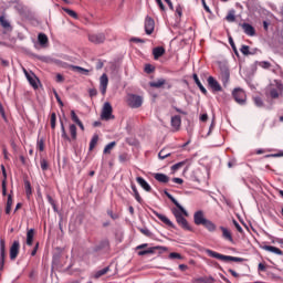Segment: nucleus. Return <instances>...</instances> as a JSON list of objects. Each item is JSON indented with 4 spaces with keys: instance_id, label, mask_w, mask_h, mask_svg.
<instances>
[{
    "instance_id": "f257e3e1",
    "label": "nucleus",
    "mask_w": 283,
    "mask_h": 283,
    "mask_svg": "<svg viewBox=\"0 0 283 283\" xmlns=\"http://www.w3.org/2000/svg\"><path fill=\"white\" fill-rule=\"evenodd\" d=\"M206 253L210 258H216V260H222L223 262H244V259H242V258L223 255L213 250H206Z\"/></svg>"
},
{
    "instance_id": "f03ea898",
    "label": "nucleus",
    "mask_w": 283,
    "mask_h": 283,
    "mask_svg": "<svg viewBox=\"0 0 283 283\" xmlns=\"http://www.w3.org/2000/svg\"><path fill=\"white\" fill-rule=\"evenodd\" d=\"M126 103L128 107H132L133 109H138V107H142L143 105V97L140 95L128 94Z\"/></svg>"
},
{
    "instance_id": "7ed1b4c3",
    "label": "nucleus",
    "mask_w": 283,
    "mask_h": 283,
    "mask_svg": "<svg viewBox=\"0 0 283 283\" xmlns=\"http://www.w3.org/2000/svg\"><path fill=\"white\" fill-rule=\"evenodd\" d=\"M176 221L178 222V224L180 227H182V229H186V231H191V226H189V222L187 221V219H185V217H182V214L185 216V213L180 210H174L172 211Z\"/></svg>"
},
{
    "instance_id": "20e7f679",
    "label": "nucleus",
    "mask_w": 283,
    "mask_h": 283,
    "mask_svg": "<svg viewBox=\"0 0 283 283\" xmlns=\"http://www.w3.org/2000/svg\"><path fill=\"white\" fill-rule=\"evenodd\" d=\"M114 109L112 108V104L109 102H105L101 113L102 120H112L114 119V115L112 114Z\"/></svg>"
},
{
    "instance_id": "39448f33",
    "label": "nucleus",
    "mask_w": 283,
    "mask_h": 283,
    "mask_svg": "<svg viewBox=\"0 0 283 283\" xmlns=\"http://www.w3.org/2000/svg\"><path fill=\"white\" fill-rule=\"evenodd\" d=\"M232 96L234 101L239 103V105H244V103L247 102V94L242 88H234L232 92Z\"/></svg>"
},
{
    "instance_id": "423d86ee",
    "label": "nucleus",
    "mask_w": 283,
    "mask_h": 283,
    "mask_svg": "<svg viewBox=\"0 0 283 283\" xmlns=\"http://www.w3.org/2000/svg\"><path fill=\"white\" fill-rule=\"evenodd\" d=\"M88 41L91 43H94L95 45H98L101 43H105V33H94L88 35Z\"/></svg>"
},
{
    "instance_id": "0eeeda50",
    "label": "nucleus",
    "mask_w": 283,
    "mask_h": 283,
    "mask_svg": "<svg viewBox=\"0 0 283 283\" xmlns=\"http://www.w3.org/2000/svg\"><path fill=\"white\" fill-rule=\"evenodd\" d=\"M107 85H109V77H107V74L104 73L99 77V90H101L103 96H105V94H107Z\"/></svg>"
},
{
    "instance_id": "6e6552de",
    "label": "nucleus",
    "mask_w": 283,
    "mask_h": 283,
    "mask_svg": "<svg viewBox=\"0 0 283 283\" xmlns=\"http://www.w3.org/2000/svg\"><path fill=\"white\" fill-rule=\"evenodd\" d=\"M156 25V22L154 21V19L149 15L146 17L145 19V32L146 34H154V28Z\"/></svg>"
},
{
    "instance_id": "1a4fd4ad",
    "label": "nucleus",
    "mask_w": 283,
    "mask_h": 283,
    "mask_svg": "<svg viewBox=\"0 0 283 283\" xmlns=\"http://www.w3.org/2000/svg\"><path fill=\"white\" fill-rule=\"evenodd\" d=\"M24 74L30 83V85H32V87L34 90H39V78L36 77V75H34V73H28V71L24 70Z\"/></svg>"
},
{
    "instance_id": "9d476101",
    "label": "nucleus",
    "mask_w": 283,
    "mask_h": 283,
    "mask_svg": "<svg viewBox=\"0 0 283 283\" xmlns=\"http://www.w3.org/2000/svg\"><path fill=\"white\" fill-rule=\"evenodd\" d=\"M195 224L200 226L207 222V218H205V212L199 210L193 214Z\"/></svg>"
},
{
    "instance_id": "9b49d317",
    "label": "nucleus",
    "mask_w": 283,
    "mask_h": 283,
    "mask_svg": "<svg viewBox=\"0 0 283 283\" xmlns=\"http://www.w3.org/2000/svg\"><path fill=\"white\" fill-rule=\"evenodd\" d=\"M208 85L213 92H222V86H220V83L213 76L208 77Z\"/></svg>"
},
{
    "instance_id": "f8f14e48",
    "label": "nucleus",
    "mask_w": 283,
    "mask_h": 283,
    "mask_svg": "<svg viewBox=\"0 0 283 283\" xmlns=\"http://www.w3.org/2000/svg\"><path fill=\"white\" fill-rule=\"evenodd\" d=\"M19 241H14L10 248V260H17L19 255Z\"/></svg>"
},
{
    "instance_id": "ddd939ff",
    "label": "nucleus",
    "mask_w": 283,
    "mask_h": 283,
    "mask_svg": "<svg viewBox=\"0 0 283 283\" xmlns=\"http://www.w3.org/2000/svg\"><path fill=\"white\" fill-rule=\"evenodd\" d=\"M0 264L1 269H3V264L6 263V240H0Z\"/></svg>"
},
{
    "instance_id": "4468645a",
    "label": "nucleus",
    "mask_w": 283,
    "mask_h": 283,
    "mask_svg": "<svg viewBox=\"0 0 283 283\" xmlns=\"http://www.w3.org/2000/svg\"><path fill=\"white\" fill-rule=\"evenodd\" d=\"M165 195L167 196V198H169V200H171V202H174V205L177 207V209L179 211H181L184 213V216H189V212H187V210H185L179 203L178 200H176V198H174V196H171L169 192H165Z\"/></svg>"
},
{
    "instance_id": "2eb2a0df",
    "label": "nucleus",
    "mask_w": 283,
    "mask_h": 283,
    "mask_svg": "<svg viewBox=\"0 0 283 283\" xmlns=\"http://www.w3.org/2000/svg\"><path fill=\"white\" fill-rule=\"evenodd\" d=\"M230 76H231V73L229 72V69L222 67L220 78H221L223 85H227V83H229Z\"/></svg>"
},
{
    "instance_id": "dca6fc26",
    "label": "nucleus",
    "mask_w": 283,
    "mask_h": 283,
    "mask_svg": "<svg viewBox=\"0 0 283 283\" xmlns=\"http://www.w3.org/2000/svg\"><path fill=\"white\" fill-rule=\"evenodd\" d=\"M159 249H161L163 251H167V248H164V247H153V248H149L147 250L139 251L138 255H149L151 253H155Z\"/></svg>"
},
{
    "instance_id": "f3484780",
    "label": "nucleus",
    "mask_w": 283,
    "mask_h": 283,
    "mask_svg": "<svg viewBox=\"0 0 283 283\" xmlns=\"http://www.w3.org/2000/svg\"><path fill=\"white\" fill-rule=\"evenodd\" d=\"M241 28L248 34V36H255V29L253 28V25L249 23H243Z\"/></svg>"
},
{
    "instance_id": "a211bd4d",
    "label": "nucleus",
    "mask_w": 283,
    "mask_h": 283,
    "mask_svg": "<svg viewBox=\"0 0 283 283\" xmlns=\"http://www.w3.org/2000/svg\"><path fill=\"white\" fill-rule=\"evenodd\" d=\"M221 231H222V238L224 240H228V242H232L233 243V234L231 233V231L224 227H220Z\"/></svg>"
},
{
    "instance_id": "6ab92c4d",
    "label": "nucleus",
    "mask_w": 283,
    "mask_h": 283,
    "mask_svg": "<svg viewBox=\"0 0 283 283\" xmlns=\"http://www.w3.org/2000/svg\"><path fill=\"white\" fill-rule=\"evenodd\" d=\"M180 125H182V119L180 118V116L176 115L171 117V126L174 127V129H176V132L180 129Z\"/></svg>"
},
{
    "instance_id": "aec40b11",
    "label": "nucleus",
    "mask_w": 283,
    "mask_h": 283,
    "mask_svg": "<svg viewBox=\"0 0 283 283\" xmlns=\"http://www.w3.org/2000/svg\"><path fill=\"white\" fill-rule=\"evenodd\" d=\"M38 41H39L41 48H48L49 40H48V35H45V33H40L38 35Z\"/></svg>"
},
{
    "instance_id": "412c9836",
    "label": "nucleus",
    "mask_w": 283,
    "mask_h": 283,
    "mask_svg": "<svg viewBox=\"0 0 283 283\" xmlns=\"http://www.w3.org/2000/svg\"><path fill=\"white\" fill-rule=\"evenodd\" d=\"M154 178H155V180H157L158 182H164V184L169 182V177H168L167 175H165V174H160V172L155 174V175H154Z\"/></svg>"
},
{
    "instance_id": "4be33fe9",
    "label": "nucleus",
    "mask_w": 283,
    "mask_h": 283,
    "mask_svg": "<svg viewBox=\"0 0 283 283\" xmlns=\"http://www.w3.org/2000/svg\"><path fill=\"white\" fill-rule=\"evenodd\" d=\"M153 54H154L155 60L160 59V56H163V54H165V48H163V46L155 48L153 50Z\"/></svg>"
},
{
    "instance_id": "5701e85b",
    "label": "nucleus",
    "mask_w": 283,
    "mask_h": 283,
    "mask_svg": "<svg viewBox=\"0 0 283 283\" xmlns=\"http://www.w3.org/2000/svg\"><path fill=\"white\" fill-rule=\"evenodd\" d=\"M137 182L138 185H140V187L145 190V191H151V186H149V184H147L143 177H137Z\"/></svg>"
},
{
    "instance_id": "b1692460",
    "label": "nucleus",
    "mask_w": 283,
    "mask_h": 283,
    "mask_svg": "<svg viewBox=\"0 0 283 283\" xmlns=\"http://www.w3.org/2000/svg\"><path fill=\"white\" fill-rule=\"evenodd\" d=\"M263 249H264L265 251H270V253H275L276 255H283L282 250H280V249L276 248V247H273V245H265Z\"/></svg>"
},
{
    "instance_id": "393cba45",
    "label": "nucleus",
    "mask_w": 283,
    "mask_h": 283,
    "mask_svg": "<svg viewBox=\"0 0 283 283\" xmlns=\"http://www.w3.org/2000/svg\"><path fill=\"white\" fill-rule=\"evenodd\" d=\"M32 242H34V229H30L27 232V244H28V247H32Z\"/></svg>"
},
{
    "instance_id": "a878e982",
    "label": "nucleus",
    "mask_w": 283,
    "mask_h": 283,
    "mask_svg": "<svg viewBox=\"0 0 283 283\" xmlns=\"http://www.w3.org/2000/svg\"><path fill=\"white\" fill-rule=\"evenodd\" d=\"M192 78H193L196 85L199 87L200 92H202V94H207V88H205V86L202 85V83L198 78V74H193Z\"/></svg>"
},
{
    "instance_id": "bb28decb",
    "label": "nucleus",
    "mask_w": 283,
    "mask_h": 283,
    "mask_svg": "<svg viewBox=\"0 0 283 283\" xmlns=\"http://www.w3.org/2000/svg\"><path fill=\"white\" fill-rule=\"evenodd\" d=\"M155 216H157V218H159L161 220V222H164V224H167L168 227H174V223L165 214L155 212Z\"/></svg>"
},
{
    "instance_id": "cd10ccee",
    "label": "nucleus",
    "mask_w": 283,
    "mask_h": 283,
    "mask_svg": "<svg viewBox=\"0 0 283 283\" xmlns=\"http://www.w3.org/2000/svg\"><path fill=\"white\" fill-rule=\"evenodd\" d=\"M195 282H197V283H214L216 280L212 276H205V277L196 279Z\"/></svg>"
},
{
    "instance_id": "c85d7f7f",
    "label": "nucleus",
    "mask_w": 283,
    "mask_h": 283,
    "mask_svg": "<svg viewBox=\"0 0 283 283\" xmlns=\"http://www.w3.org/2000/svg\"><path fill=\"white\" fill-rule=\"evenodd\" d=\"M108 272H109V266H106V268H104V269L97 271V272L93 275V277H94L95 280H98V277H103V275H105V274L108 273Z\"/></svg>"
},
{
    "instance_id": "c756f323",
    "label": "nucleus",
    "mask_w": 283,
    "mask_h": 283,
    "mask_svg": "<svg viewBox=\"0 0 283 283\" xmlns=\"http://www.w3.org/2000/svg\"><path fill=\"white\" fill-rule=\"evenodd\" d=\"M206 229H208V231H211V232H213V231H216V226H214V223L211 221V220H206V222L202 224Z\"/></svg>"
},
{
    "instance_id": "7c9ffc66",
    "label": "nucleus",
    "mask_w": 283,
    "mask_h": 283,
    "mask_svg": "<svg viewBox=\"0 0 283 283\" xmlns=\"http://www.w3.org/2000/svg\"><path fill=\"white\" fill-rule=\"evenodd\" d=\"M169 156H171V153H169L167 149H161L158 154V158H160V160H165V158H169Z\"/></svg>"
},
{
    "instance_id": "2f4dec72",
    "label": "nucleus",
    "mask_w": 283,
    "mask_h": 283,
    "mask_svg": "<svg viewBox=\"0 0 283 283\" xmlns=\"http://www.w3.org/2000/svg\"><path fill=\"white\" fill-rule=\"evenodd\" d=\"M72 70H74L75 72H78V74H84L85 76L90 74V70L83 69L81 66H72Z\"/></svg>"
},
{
    "instance_id": "473e14b6",
    "label": "nucleus",
    "mask_w": 283,
    "mask_h": 283,
    "mask_svg": "<svg viewBox=\"0 0 283 283\" xmlns=\"http://www.w3.org/2000/svg\"><path fill=\"white\" fill-rule=\"evenodd\" d=\"M165 83H167V81H165L164 78H160L156 82H151L150 83V87H163V85H165Z\"/></svg>"
},
{
    "instance_id": "72a5a7b5",
    "label": "nucleus",
    "mask_w": 283,
    "mask_h": 283,
    "mask_svg": "<svg viewBox=\"0 0 283 283\" xmlns=\"http://www.w3.org/2000/svg\"><path fill=\"white\" fill-rule=\"evenodd\" d=\"M226 19L229 21V23H233V21H235V10L229 11Z\"/></svg>"
},
{
    "instance_id": "f704fd0d",
    "label": "nucleus",
    "mask_w": 283,
    "mask_h": 283,
    "mask_svg": "<svg viewBox=\"0 0 283 283\" xmlns=\"http://www.w3.org/2000/svg\"><path fill=\"white\" fill-rule=\"evenodd\" d=\"M24 187H25V193L28 196V198H30V196H32V186L30 185V181H24Z\"/></svg>"
},
{
    "instance_id": "c9c22d12",
    "label": "nucleus",
    "mask_w": 283,
    "mask_h": 283,
    "mask_svg": "<svg viewBox=\"0 0 283 283\" xmlns=\"http://www.w3.org/2000/svg\"><path fill=\"white\" fill-rule=\"evenodd\" d=\"M98 143V135H94L91 143H90V151L96 147V144Z\"/></svg>"
},
{
    "instance_id": "e433bc0d",
    "label": "nucleus",
    "mask_w": 283,
    "mask_h": 283,
    "mask_svg": "<svg viewBox=\"0 0 283 283\" xmlns=\"http://www.w3.org/2000/svg\"><path fill=\"white\" fill-rule=\"evenodd\" d=\"M114 147H116V142L109 143L108 145L105 146L104 154H109V151H112V149H114Z\"/></svg>"
},
{
    "instance_id": "4c0bfd02",
    "label": "nucleus",
    "mask_w": 283,
    "mask_h": 283,
    "mask_svg": "<svg viewBox=\"0 0 283 283\" xmlns=\"http://www.w3.org/2000/svg\"><path fill=\"white\" fill-rule=\"evenodd\" d=\"M64 12H66V14H69V17H72L73 19H78V14L75 13L74 10L67 9V8H63Z\"/></svg>"
},
{
    "instance_id": "58836bf2",
    "label": "nucleus",
    "mask_w": 283,
    "mask_h": 283,
    "mask_svg": "<svg viewBox=\"0 0 283 283\" xmlns=\"http://www.w3.org/2000/svg\"><path fill=\"white\" fill-rule=\"evenodd\" d=\"M69 129L73 140H76V125L71 124Z\"/></svg>"
},
{
    "instance_id": "ea45409f",
    "label": "nucleus",
    "mask_w": 283,
    "mask_h": 283,
    "mask_svg": "<svg viewBox=\"0 0 283 283\" xmlns=\"http://www.w3.org/2000/svg\"><path fill=\"white\" fill-rule=\"evenodd\" d=\"M132 189L134 191V196H135L137 202H143V198H140V193H138V189H136V186H132Z\"/></svg>"
},
{
    "instance_id": "a19ab883",
    "label": "nucleus",
    "mask_w": 283,
    "mask_h": 283,
    "mask_svg": "<svg viewBox=\"0 0 283 283\" xmlns=\"http://www.w3.org/2000/svg\"><path fill=\"white\" fill-rule=\"evenodd\" d=\"M0 23H1L2 28H10V22L6 19L4 15L0 17Z\"/></svg>"
},
{
    "instance_id": "79ce46f5",
    "label": "nucleus",
    "mask_w": 283,
    "mask_h": 283,
    "mask_svg": "<svg viewBox=\"0 0 283 283\" xmlns=\"http://www.w3.org/2000/svg\"><path fill=\"white\" fill-rule=\"evenodd\" d=\"M51 128L56 129V113L51 114Z\"/></svg>"
},
{
    "instance_id": "37998d69",
    "label": "nucleus",
    "mask_w": 283,
    "mask_h": 283,
    "mask_svg": "<svg viewBox=\"0 0 283 283\" xmlns=\"http://www.w3.org/2000/svg\"><path fill=\"white\" fill-rule=\"evenodd\" d=\"M185 165H186V161H180L178 164H175V165L171 166V170L172 171H178V169H180V167H185Z\"/></svg>"
},
{
    "instance_id": "c03bdc74",
    "label": "nucleus",
    "mask_w": 283,
    "mask_h": 283,
    "mask_svg": "<svg viewBox=\"0 0 283 283\" xmlns=\"http://www.w3.org/2000/svg\"><path fill=\"white\" fill-rule=\"evenodd\" d=\"M169 258H170V260H182V255H180V253H178V252H171L169 254Z\"/></svg>"
},
{
    "instance_id": "a18cd8bd",
    "label": "nucleus",
    "mask_w": 283,
    "mask_h": 283,
    "mask_svg": "<svg viewBox=\"0 0 283 283\" xmlns=\"http://www.w3.org/2000/svg\"><path fill=\"white\" fill-rule=\"evenodd\" d=\"M40 165L43 171H48V167H49L48 160L41 159Z\"/></svg>"
},
{
    "instance_id": "49530a36",
    "label": "nucleus",
    "mask_w": 283,
    "mask_h": 283,
    "mask_svg": "<svg viewBox=\"0 0 283 283\" xmlns=\"http://www.w3.org/2000/svg\"><path fill=\"white\" fill-rule=\"evenodd\" d=\"M61 129H62V138H64V140H70V136H67V133L65 132V126L63 125V123L61 124Z\"/></svg>"
},
{
    "instance_id": "de8ad7c7",
    "label": "nucleus",
    "mask_w": 283,
    "mask_h": 283,
    "mask_svg": "<svg viewBox=\"0 0 283 283\" xmlns=\"http://www.w3.org/2000/svg\"><path fill=\"white\" fill-rule=\"evenodd\" d=\"M71 117H72V120L73 123H80L81 119H78V116L76 115V113L74 111H71Z\"/></svg>"
},
{
    "instance_id": "09e8293b",
    "label": "nucleus",
    "mask_w": 283,
    "mask_h": 283,
    "mask_svg": "<svg viewBox=\"0 0 283 283\" xmlns=\"http://www.w3.org/2000/svg\"><path fill=\"white\" fill-rule=\"evenodd\" d=\"M241 52L244 54V56H249L251 52H249V45H242Z\"/></svg>"
},
{
    "instance_id": "8fccbe9b",
    "label": "nucleus",
    "mask_w": 283,
    "mask_h": 283,
    "mask_svg": "<svg viewBox=\"0 0 283 283\" xmlns=\"http://www.w3.org/2000/svg\"><path fill=\"white\" fill-rule=\"evenodd\" d=\"M109 247V241L104 240L101 242V244L97 247V249H107Z\"/></svg>"
},
{
    "instance_id": "3c124183",
    "label": "nucleus",
    "mask_w": 283,
    "mask_h": 283,
    "mask_svg": "<svg viewBox=\"0 0 283 283\" xmlns=\"http://www.w3.org/2000/svg\"><path fill=\"white\" fill-rule=\"evenodd\" d=\"M229 43H230L233 52H235V54H238V49L235 48V42H233V38L229 36Z\"/></svg>"
},
{
    "instance_id": "603ef678",
    "label": "nucleus",
    "mask_w": 283,
    "mask_h": 283,
    "mask_svg": "<svg viewBox=\"0 0 283 283\" xmlns=\"http://www.w3.org/2000/svg\"><path fill=\"white\" fill-rule=\"evenodd\" d=\"M0 114L3 118V120H8V117H6V109H3V104L0 103Z\"/></svg>"
},
{
    "instance_id": "864d4df0",
    "label": "nucleus",
    "mask_w": 283,
    "mask_h": 283,
    "mask_svg": "<svg viewBox=\"0 0 283 283\" xmlns=\"http://www.w3.org/2000/svg\"><path fill=\"white\" fill-rule=\"evenodd\" d=\"M140 233L147 235V238H151V232L148 229H139Z\"/></svg>"
},
{
    "instance_id": "5fc2aeb1",
    "label": "nucleus",
    "mask_w": 283,
    "mask_h": 283,
    "mask_svg": "<svg viewBox=\"0 0 283 283\" xmlns=\"http://www.w3.org/2000/svg\"><path fill=\"white\" fill-rule=\"evenodd\" d=\"M54 96H55L60 107H63V101H61V96H59V93H56V91H54Z\"/></svg>"
},
{
    "instance_id": "6e6d98bb",
    "label": "nucleus",
    "mask_w": 283,
    "mask_h": 283,
    "mask_svg": "<svg viewBox=\"0 0 283 283\" xmlns=\"http://www.w3.org/2000/svg\"><path fill=\"white\" fill-rule=\"evenodd\" d=\"M132 43H145V40L140 39V38H132L130 39Z\"/></svg>"
},
{
    "instance_id": "4d7b16f0",
    "label": "nucleus",
    "mask_w": 283,
    "mask_h": 283,
    "mask_svg": "<svg viewBox=\"0 0 283 283\" xmlns=\"http://www.w3.org/2000/svg\"><path fill=\"white\" fill-rule=\"evenodd\" d=\"M38 147H39V149H40L41 151H43V150L45 149V145H44V143H43V139H40V140L38 142Z\"/></svg>"
},
{
    "instance_id": "13d9d810",
    "label": "nucleus",
    "mask_w": 283,
    "mask_h": 283,
    "mask_svg": "<svg viewBox=\"0 0 283 283\" xmlns=\"http://www.w3.org/2000/svg\"><path fill=\"white\" fill-rule=\"evenodd\" d=\"M145 72H146L147 74H151V72H154V67H153L150 64H147V65L145 66Z\"/></svg>"
},
{
    "instance_id": "bf43d9fd",
    "label": "nucleus",
    "mask_w": 283,
    "mask_h": 283,
    "mask_svg": "<svg viewBox=\"0 0 283 283\" xmlns=\"http://www.w3.org/2000/svg\"><path fill=\"white\" fill-rule=\"evenodd\" d=\"M270 96H271L272 98H277V97L280 96V94L277 93V90H272V91L270 92Z\"/></svg>"
},
{
    "instance_id": "052dcab7",
    "label": "nucleus",
    "mask_w": 283,
    "mask_h": 283,
    "mask_svg": "<svg viewBox=\"0 0 283 283\" xmlns=\"http://www.w3.org/2000/svg\"><path fill=\"white\" fill-rule=\"evenodd\" d=\"M233 224H234L237 231H239V233H242L243 230H242V227L240 226V223H238V221L233 220Z\"/></svg>"
},
{
    "instance_id": "680f3d73",
    "label": "nucleus",
    "mask_w": 283,
    "mask_h": 283,
    "mask_svg": "<svg viewBox=\"0 0 283 283\" xmlns=\"http://www.w3.org/2000/svg\"><path fill=\"white\" fill-rule=\"evenodd\" d=\"M260 65H261V67H263L264 70H269V67H271V63H269V62H261Z\"/></svg>"
},
{
    "instance_id": "e2e57ef3",
    "label": "nucleus",
    "mask_w": 283,
    "mask_h": 283,
    "mask_svg": "<svg viewBox=\"0 0 283 283\" xmlns=\"http://www.w3.org/2000/svg\"><path fill=\"white\" fill-rule=\"evenodd\" d=\"M254 103H255V105L258 106V107H262V98H260V97H255L254 98Z\"/></svg>"
},
{
    "instance_id": "0e129e2a",
    "label": "nucleus",
    "mask_w": 283,
    "mask_h": 283,
    "mask_svg": "<svg viewBox=\"0 0 283 283\" xmlns=\"http://www.w3.org/2000/svg\"><path fill=\"white\" fill-rule=\"evenodd\" d=\"M12 202H13L12 195H9L7 199V207H12Z\"/></svg>"
},
{
    "instance_id": "69168bd1",
    "label": "nucleus",
    "mask_w": 283,
    "mask_h": 283,
    "mask_svg": "<svg viewBox=\"0 0 283 283\" xmlns=\"http://www.w3.org/2000/svg\"><path fill=\"white\" fill-rule=\"evenodd\" d=\"M8 190L6 188V180H2V196H7Z\"/></svg>"
},
{
    "instance_id": "338daca9",
    "label": "nucleus",
    "mask_w": 283,
    "mask_h": 283,
    "mask_svg": "<svg viewBox=\"0 0 283 283\" xmlns=\"http://www.w3.org/2000/svg\"><path fill=\"white\" fill-rule=\"evenodd\" d=\"M172 182H176L177 185H182L184 180L181 178H172Z\"/></svg>"
},
{
    "instance_id": "774afa93",
    "label": "nucleus",
    "mask_w": 283,
    "mask_h": 283,
    "mask_svg": "<svg viewBox=\"0 0 283 283\" xmlns=\"http://www.w3.org/2000/svg\"><path fill=\"white\" fill-rule=\"evenodd\" d=\"M176 12H177V14H178L179 17H182V7L178 6V7L176 8Z\"/></svg>"
}]
</instances>
